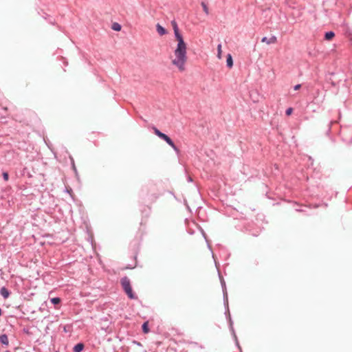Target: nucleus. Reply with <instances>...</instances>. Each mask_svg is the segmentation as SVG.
<instances>
[{"instance_id": "19", "label": "nucleus", "mask_w": 352, "mask_h": 352, "mask_svg": "<svg viewBox=\"0 0 352 352\" xmlns=\"http://www.w3.org/2000/svg\"><path fill=\"white\" fill-rule=\"evenodd\" d=\"M292 112H293V108H292V107H289V108L286 110V111H285V114H286L287 116H290V115L292 113Z\"/></svg>"}, {"instance_id": "5", "label": "nucleus", "mask_w": 352, "mask_h": 352, "mask_svg": "<svg viewBox=\"0 0 352 352\" xmlns=\"http://www.w3.org/2000/svg\"><path fill=\"white\" fill-rule=\"evenodd\" d=\"M171 24L174 30L176 41L184 40L182 35L179 33V28L176 21H173L171 22Z\"/></svg>"}, {"instance_id": "28", "label": "nucleus", "mask_w": 352, "mask_h": 352, "mask_svg": "<svg viewBox=\"0 0 352 352\" xmlns=\"http://www.w3.org/2000/svg\"><path fill=\"white\" fill-rule=\"evenodd\" d=\"M296 210L298 211V212L303 211L302 209H296Z\"/></svg>"}, {"instance_id": "2", "label": "nucleus", "mask_w": 352, "mask_h": 352, "mask_svg": "<svg viewBox=\"0 0 352 352\" xmlns=\"http://www.w3.org/2000/svg\"><path fill=\"white\" fill-rule=\"evenodd\" d=\"M120 283L123 290L130 299H137V296L133 292L130 279L127 276H124L120 280Z\"/></svg>"}, {"instance_id": "20", "label": "nucleus", "mask_w": 352, "mask_h": 352, "mask_svg": "<svg viewBox=\"0 0 352 352\" xmlns=\"http://www.w3.org/2000/svg\"><path fill=\"white\" fill-rule=\"evenodd\" d=\"M153 131H154V133L155 134L159 137V135H160L162 133V131H160L158 129H157L156 127H153Z\"/></svg>"}, {"instance_id": "24", "label": "nucleus", "mask_w": 352, "mask_h": 352, "mask_svg": "<svg viewBox=\"0 0 352 352\" xmlns=\"http://www.w3.org/2000/svg\"><path fill=\"white\" fill-rule=\"evenodd\" d=\"M164 141H165L167 144L168 143V142H170L171 140V138L170 137H168V135L166 136V138L163 140Z\"/></svg>"}, {"instance_id": "4", "label": "nucleus", "mask_w": 352, "mask_h": 352, "mask_svg": "<svg viewBox=\"0 0 352 352\" xmlns=\"http://www.w3.org/2000/svg\"><path fill=\"white\" fill-rule=\"evenodd\" d=\"M219 278H220L221 285V287H222V290H223V301H224V303L228 305V293H227V289H226V282L220 274H219Z\"/></svg>"}, {"instance_id": "7", "label": "nucleus", "mask_w": 352, "mask_h": 352, "mask_svg": "<svg viewBox=\"0 0 352 352\" xmlns=\"http://www.w3.org/2000/svg\"><path fill=\"white\" fill-rule=\"evenodd\" d=\"M0 343L2 346H8L9 344V340L8 336L4 333L0 336Z\"/></svg>"}, {"instance_id": "21", "label": "nucleus", "mask_w": 352, "mask_h": 352, "mask_svg": "<svg viewBox=\"0 0 352 352\" xmlns=\"http://www.w3.org/2000/svg\"><path fill=\"white\" fill-rule=\"evenodd\" d=\"M3 178L5 181H8L9 179L8 173L6 172L3 173Z\"/></svg>"}, {"instance_id": "14", "label": "nucleus", "mask_w": 352, "mask_h": 352, "mask_svg": "<svg viewBox=\"0 0 352 352\" xmlns=\"http://www.w3.org/2000/svg\"><path fill=\"white\" fill-rule=\"evenodd\" d=\"M60 301L61 300L58 297H55L50 299V302L54 305H58L60 302Z\"/></svg>"}, {"instance_id": "29", "label": "nucleus", "mask_w": 352, "mask_h": 352, "mask_svg": "<svg viewBox=\"0 0 352 352\" xmlns=\"http://www.w3.org/2000/svg\"><path fill=\"white\" fill-rule=\"evenodd\" d=\"M5 352H10V351H6Z\"/></svg>"}, {"instance_id": "18", "label": "nucleus", "mask_w": 352, "mask_h": 352, "mask_svg": "<svg viewBox=\"0 0 352 352\" xmlns=\"http://www.w3.org/2000/svg\"><path fill=\"white\" fill-rule=\"evenodd\" d=\"M221 53H222L221 45L219 44L217 46V57H218L219 59L221 58Z\"/></svg>"}, {"instance_id": "15", "label": "nucleus", "mask_w": 352, "mask_h": 352, "mask_svg": "<svg viewBox=\"0 0 352 352\" xmlns=\"http://www.w3.org/2000/svg\"><path fill=\"white\" fill-rule=\"evenodd\" d=\"M142 331L145 333H147L148 331H149V329H148V322H145L143 323L142 326Z\"/></svg>"}, {"instance_id": "23", "label": "nucleus", "mask_w": 352, "mask_h": 352, "mask_svg": "<svg viewBox=\"0 0 352 352\" xmlns=\"http://www.w3.org/2000/svg\"><path fill=\"white\" fill-rule=\"evenodd\" d=\"M166 135H167L166 134H165V133H162H162H161L160 135H159V138H160V139H162V140H164V139H165V138H166Z\"/></svg>"}, {"instance_id": "8", "label": "nucleus", "mask_w": 352, "mask_h": 352, "mask_svg": "<svg viewBox=\"0 0 352 352\" xmlns=\"http://www.w3.org/2000/svg\"><path fill=\"white\" fill-rule=\"evenodd\" d=\"M0 294L4 299H6L9 297L10 292L6 287H2L0 289Z\"/></svg>"}, {"instance_id": "27", "label": "nucleus", "mask_w": 352, "mask_h": 352, "mask_svg": "<svg viewBox=\"0 0 352 352\" xmlns=\"http://www.w3.org/2000/svg\"><path fill=\"white\" fill-rule=\"evenodd\" d=\"M294 88L296 89H298V88H300V85H296Z\"/></svg>"}, {"instance_id": "17", "label": "nucleus", "mask_w": 352, "mask_h": 352, "mask_svg": "<svg viewBox=\"0 0 352 352\" xmlns=\"http://www.w3.org/2000/svg\"><path fill=\"white\" fill-rule=\"evenodd\" d=\"M201 7L203 8L204 12L206 14H209V10H208V8L206 3L205 2H201Z\"/></svg>"}, {"instance_id": "6", "label": "nucleus", "mask_w": 352, "mask_h": 352, "mask_svg": "<svg viewBox=\"0 0 352 352\" xmlns=\"http://www.w3.org/2000/svg\"><path fill=\"white\" fill-rule=\"evenodd\" d=\"M276 41H277V38H276V37L275 36H272L270 38H268L267 37H263L261 39V42L265 43L267 45L276 43Z\"/></svg>"}, {"instance_id": "10", "label": "nucleus", "mask_w": 352, "mask_h": 352, "mask_svg": "<svg viewBox=\"0 0 352 352\" xmlns=\"http://www.w3.org/2000/svg\"><path fill=\"white\" fill-rule=\"evenodd\" d=\"M156 30L158 34L161 36L166 34V30L159 23L156 25Z\"/></svg>"}, {"instance_id": "11", "label": "nucleus", "mask_w": 352, "mask_h": 352, "mask_svg": "<svg viewBox=\"0 0 352 352\" xmlns=\"http://www.w3.org/2000/svg\"><path fill=\"white\" fill-rule=\"evenodd\" d=\"M168 144L171 146L173 150L177 153H179V149L178 148V147L175 144L174 142L171 140L170 142H168Z\"/></svg>"}, {"instance_id": "1", "label": "nucleus", "mask_w": 352, "mask_h": 352, "mask_svg": "<svg viewBox=\"0 0 352 352\" xmlns=\"http://www.w3.org/2000/svg\"><path fill=\"white\" fill-rule=\"evenodd\" d=\"M177 41V45L174 50L175 58L172 59L171 63L180 72H184L186 69L185 65L187 61V45L184 40Z\"/></svg>"}, {"instance_id": "16", "label": "nucleus", "mask_w": 352, "mask_h": 352, "mask_svg": "<svg viewBox=\"0 0 352 352\" xmlns=\"http://www.w3.org/2000/svg\"><path fill=\"white\" fill-rule=\"evenodd\" d=\"M112 29L115 31H120L121 30V25L118 23H114L112 25Z\"/></svg>"}, {"instance_id": "3", "label": "nucleus", "mask_w": 352, "mask_h": 352, "mask_svg": "<svg viewBox=\"0 0 352 352\" xmlns=\"http://www.w3.org/2000/svg\"><path fill=\"white\" fill-rule=\"evenodd\" d=\"M259 89H249V96L254 102H258L263 96L258 92Z\"/></svg>"}, {"instance_id": "13", "label": "nucleus", "mask_w": 352, "mask_h": 352, "mask_svg": "<svg viewBox=\"0 0 352 352\" xmlns=\"http://www.w3.org/2000/svg\"><path fill=\"white\" fill-rule=\"evenodd\" d=\"M335 36V34L333 32H328L325 34V39L326 40H331Z\"/></svg>"}, {"instance_id": "12", "label": "nucleus", "mask_w": 352, "mask_h": 352, "mask_svg": "<svg viewBox=\"0 0 352 352\" xmlns=\"http://www.w3.org/2000/svg\"><path fill=\"white\" fill-rule=\"evenodd\" d=\"M226 62H227V65L229 67H232V65H233V60H232V56L230 54L228 55Z\"/></svg>"}, {"instance_id": "26", "label": "nucleus", "mask_w": 352, "mask_h": 352, "mask_svg": "<svg viewBox=\"0 0 352 352\" xmlns=\"http://www.w3.org/2000/svg\"><path fill=\"white\" fill-rule=\"evenodd\" d=\"M135 343L138 345V346H142V344L139 342H135Z\"/></svg>"}, {"instance_id": "9", "label": "nucleus", "mask_w": 352, "mask_h": 352, "mask_svg": "<svg viewBox=\"0 0 352 352\" xmlns=\"http://www.w3.org/2000/svg\"><path fill=\"white\" fill-rule=\"evenodd\" d=\"M84 347H85V345L83 343H82V342L78 343L77 344H76L74 346L73 351L74 352H82Z\"/></svg>"}, {"instance_id": "25", "label": "nucleus", "mask_w": 352, "mask_h": 352, "mask_svg": "<svg viewBox=\"0 0 352 352\" xmlns=\"http://www.w3.org/2000/svg\"><path fill=\"white\" fill-rule=\"evenodd\" d=\"M192 181V179L190 177H188V182H190Z\"/></svg>"}, {"instance_id": "22", "label": "nucleus", "mask_w": 352, "mask_h": 352, "mask_svg": "<svg viewBox=\"0 0 352 352\" xmlns=\"http://www.w3.org/2000/svg\"><path fill=\"white\" fill-rule=\"evenodd\" d=\"M229 321H230V325L231 327V329H232V331H234V329H233V327H232V321L231 320V318H230V315H229ZM233 333H234V332H233ZM234 335L236 337V335L235 334H234Z\"/></svg>"}]
</instances>
